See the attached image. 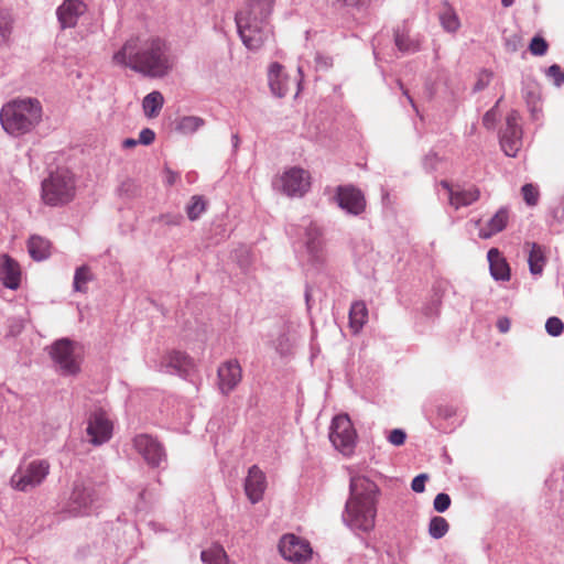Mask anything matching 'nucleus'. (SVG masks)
<instances>
[{
    "mask_svg": "<svg viewBox=\"0 0 564 564\" xmlns=\"http://www.w3.org/2000/svg\"><path fill=\"white\" fill-rule=\"evenodd\" d=\"M191 366L189 357L182 351L171 350L166 352L161 362L155 367L160 372L182 373Z\"/></svg>",
    "mask_w": 564,
    "mask_h": 564,
    "instance_id": "nucleus-21",
    "label": "nucleus"
},
{
    "mask_svg": "<svg viewBox=\"0 0 564 564\" xmlns=\"http://www.w3.org/2000/svg\"><path fill=\"white\" fill-rule=\"evenodd\" d=\"M21 329H22V325L21 324L11 326L9 334L12 335V336H15V335H18L21 332Z\"/></svg>",
    "mask_w": 564,
    "mask_h": 564,
    "instance_id": "nucleus-56",
    "label": "nucleus"
},
{
    "mask_svg": "<svg viewBox=\"0 0 564 564\" xmlns=\"http://www.w3.org/2000/svg\"><path fill=\"white\" fill-rule=\"evenodd\" d=\"M50 471V464L46 460H34L25 467H20L11 477V486L20 491H29L46 478Z\"/></svg>",
    "mask_w": 564,
    "mask_h": 564,
    "instance_id": "nucleus-6",
    "label": "nucleus"
},
{
    "mask_svg": "<svg viewBox=\"0 0 564 564\" xmlns=\"http://www.w3.org/2000/svg\"><path fill=\"white\" fill-rule=\"evenodd\" d=\"M546 75L556 86H561L564 83V70L557 64L551 65L546 70Z\"/></svg>",
    "mask_w": 564,
    "mask_h": 564,
    "instance_id": "nucleus-42",
    "label": "nucleus"
},
{
    "mask_svg": "<svg viewBox=\"0 0 564 564\" xmlns=\"http://www.w3.org/2000/svg\"><path fill=\"white\" fill-rule=\"evenodd\" d=\"M86 11L87 6L82 0H64L56 10L61 28L63 30L75 28L79 17H82Z\"/></svg>",
    "mask_w": 564,
    "mask_h": 564,
    "instance_id": "nucleus-18",
    "label": "nucleus"
},
{
    "mask_svg": "<svg viewBox=\"0 0 564 564\" xmlns=\"http://www.w3.org/2000/svg\"><path fill=\"white\" fill-rule=\"evenodd\" d=\"M387 438L393 446H402L406 441V433L401 429H394L389 432Z\"/></svg>",
    "mask_w": 564,
    "mask_h": 564,
    "instance_id": "nucleus-44",
    "label": "nucleus"
},
{
    "mask_svg": "<svg viewBox=\"0 0 564 564\" xmlns=\"http://www.w3.org/2000/svg\"><path fill=\"white\" fill-rule=\"evenodd\" d=\"M441 185L448 192L449 204L455 209L469 206L477 202L480 197V192L475 186H471L467 189H454L446 181H442Z\"/></svg>",
    "mask_w": 564,
    "mask_h": 564,
    "instance_id": "nucleus-22",
    "label": "nucleus"
},
{
    "mask_svg": "<svg viewBox=\"0 0 564 564\" xmlns=\"http://www.w3.org/2000/svg\"><path fill=\"white\" fill-rule=\"evenodd\" d=\"M155 139V133L152 129L150 128H144L140 131L139 133V143L143 144V145H149L151 144Z\"/></svg>",
    "mask_w": 564,
    "mask_h": 564,
    "instance_id": "nucleus-45",
    "label": "nucleus"
},
{
    "mask_svg": "<svg viewBox=\"0 0 564 564\" xmlns=\"http://www.w3.org/2000/svg\"><path fill=\"white\" fill-rule=\"evenodd\" d=\"M509 221V210L506 207H501L488 221L480 228L479 237L481 239H488L494 235L502 231Z\"/></svg>",
    "mask_w": 564,
    "mask_h": 564,
    "instance_id": "nucleus-24",
    "label": "nucleus"
},
{
    "mask_svg": "<svg viewBox=\"0 0 564 564\" xmlns=\"http://www.w3.org/2000/svg\"><path fill=\"white\" fill-rule=\"evenodd\" d=\"M519 113L511 111L507 117V126L500 138L503 152L512 158L518 154L522 147V130L519 126Z\"/></svg>",
    "mask_w": 564,
    "mask_h": 564,
    "instance_id": "nucleus-13",
    "label": "nucleus"
},
{
    "mask_svg": "<svg viewBox=\"0 0 564 564\" xmlns=\"http://www.w3.org/2000/svg\"><path fill=\"white\" fill-rule=\"evenodd\" d=\"M545 329L551 336H560L564 330V323L558 317H550L545 323Z\"/></svg>",
    "mask_w": 564,
    "mask_h": 564,
    "instance_id": "nucleus-40",
    "label": "nucleus"
},
{
    "mask_svg": "<svg viewBox=\"0 0 564 564\" xmlns=\"http://www.w3.org/2000/svg\"><path fill=\"white\" fill-rule=\"evenodd\" d=\"M527 246L530 247L528 259L530 272L533 275H540L546 263L545 249L535 242H528Z\"/></svg>",
    "mask_w": 564,
    "mask_h": 564,
    "instance_id": "nucleus-27",
    "label": "nucleus"
},
{
    "mask_svg": "<svg viewBox=\"0 0 564 564\" xmlns=\"http://www.w3.org/2000/svg\"><path fill=\"white\" fill-rule=\"evenodd\" d=\"M273 4L274 0H246L242 9L236 13L238 34L248 50H259L271 36L269 17Z\"/></svg>",
    "mask_w": 564,
    "mask_h": 564,
    "instance_id": "nucleus-2",
    "label": "nucleus"
},
{
    "mask_svg": "<svg viewBox=\"0 0 564 564\" xmlns=\"http://www.w3.org/2000/svg\"><path fill=\"white\" fill-rule=\"evenodd\" d=\"M200 558L205 564H227L228 557L223 546L213 545L202 551Z\"/></svg>",
    "mask_w": 564,
    "mask_h": 564,
    "instance_id": "nucleus-31",
    "label": "nucleus"
},
{
    "mask_svg": "<svg viewBox=\"0 0 564 564\" xmlns=\"http://www.w3.org/2000/svg\"><path fill=\"white\" fill-rule=\"evenodd\" d=\"M368 321V308L364 301H356L349 310V328L352 334H358Z\"/></svg>",
    "mask_w": 564,
    "mask_h": 564,
    "instance_id": "nucleus-26",
    "label": "nucleus"
},
{
    "mask_svg": "<svg viewBox=\"0 0 564 564\" xmlns=\"http://www.w3.org/2000/svg\"><path fill=\"white\" fill-rule=\"evenodd\" d=\"M451 506V497L447 494L441 492L436 495L433 507L437 512H445Z\"/></svg>",
    "mask_w": 564,
    "mask_h": 564,
    "instance_id": "nucleus-43",
    "label": "nucleus"
},
{
    "mask_svg": "<svg viewBox=\"0 0 564 564\" xmlns=\"http://www.w3.org/2000/svg\"><path fill=\"white\" fill-rule=\"evenodd\" d=\"M306 248H307L308 252L312 254V257L314 258L315 257V254H314L315 246H314V240L313 239H310L307 241Z\"/></svg>",
    "mask_w": 564,
    "mask_h": 564,
    "instance_id": "nucleus-57",
    "label": "nucleus"
},
{
    "mask_svg": "<svg viewBox=\"0 0 564 564\" xmlns=\"http://www.w3.org/2000/svg\"><path fill=\"white\" fill-rule=\"evenodd\" d=\"M427 479V476L425 474L417 475L414 477L411 484V488L415 492H423L425 489V481Z\"/></svg>",
    "mask_w": 564,
    "mask_h": 564,
    "instance_id": "nucleus-47",
    "label": "nucleus"
},
{
    "mask_svg": "<svg viewBox=\"0 0 564 564\" xmlns=\"http://www.w3.org/2000/svg\"><path fill=\"white\" fill-rule=\"evenodd\" d=\"M93 279L90 269L87 265H82L76 269L74 274L73 288L76 292H86V284Z\"/></svg>",
    "mask_w": 564,
    "mask_h": 564,
    "instance_id": "nucleus-33",
    "label": "nucleus"
},
{
    "mask_svg": "<svg viewBox=\"0 0 564 564\" xmlns=\"http://www.w3.org/2000/svg\"><path fill=\"white\" fill-rule=\"evenodd\" d=\"M231 141H232L234 149L237 150L239 147V143H240L239 135L237 133L232 134Z\"/></svg>",
    "mask_w": 564,
    "mask_h": 564,
    "instance_id": "nucleus-58",
    "label": "nucleus"
},
{
    "mask_svg": "<svg viewBox=\"0 0 564 564\" xmlns=\"http://www.w3.org/2000/svg\"><path fill=\"white\" fill-rule=\"evenodd\" d=\"M135 188L137 187H135L134 183L130 180L123 182L120 187L121 191H126L127 193L131 192V195L134 194Z\"/></svg>",
    "mask_w": 564,
    "mask_h": 564,
    "instance_id": "nucleus-50",
    "label": "nucleus"
},
{
    "mask_svg": "<svg viewBox=\"0 0 564 564\" xmlns=\"http://www.w3.org/2000/svg\"><path fill=\"white\" fill-rule=\"evenodd\" d=\"M89 442L94 445H101L110 440L112 435V423L106 412L97 410L89 415L86 429Z\"/></svg>",
    "mask_w": 564,
    "mask_h": 564,
    "instance_id": "nucleus-14",
    "label": "nucleus"
},
{
    "mask_svg": "<svg viewBox=\"0 0 564 564\" xmlns=\"http://www.w3.org/2000/svg\"><path fill=\"white\" fill-rule=\"evenodd\" d=\"M337 1L345 6H350V7H358L365 2V0H337Z\"/></svg>",
    "mask_w": 564,
    "mask_h": 564,
    "instance_id": "nucleus-54",
    "label": "nucleus"
},
{
    "mask_svg": "<svg viewBox=\"0 0 564 564\" xmlns=\"http://www.w3.org/2000/svg\"><path fill=\"white\" fill-rule=\"evenodd\" d=\"M329 440L344 455H350L354 452L357 433L348 415L341 414L334 417Z\"/></svg>",
    "mask_w": 564,
    "mask_h": 564,
    "instance_id": "nucleus-8",
    "label": "nucleus"
},
{
    "mask_svg": "<svg viewBox=\"0 0 564 564\" xmlns=\"http://www.w3.org/2000/svg\"><path fill=\"white\" fill-rule=\"evenodd\" d=\"M523 199L529 206H535L539 202L540 193L533 184H525L521 188Z\"/></svg>",
    "mask_w": 564,
    "mask_h": 564,
    "instance_id": "nucleus-38",
    "label": "nucleus"
},
{
    "mask_svg": "<svg viewBox=\"0 0 564 564\" xmlns=\"http://www.w3.org/2000/svg\"><path fill=\"white\" fill-rule=\"evenodd\" d=\"M139 143L138 140L135 139H131V138H128V139H124L123 142H122V147L124 149H130V148H134L137 144Z\"/></svg>",
    "mask_w": 564,
    "mask_h": 564,
    "instance_id": "nucleus-55",
    "label": "nucleus"
},
{
    "mask_svg": "<svg viewBox=\"0 0 564 564\" xmlns=\"http://www.w3.org/2000/svg\"><path fill=\"white\" fill-rule=\"evenodd\" d=\"M378 486L364 476H355L350 480V498L348 501L373 502L377 505Z\"/></svg>",
    "mask_w": 564,
    "mask_h": 564,
    "instance_id": "nucleus-17",
    "label": "nucleus"
},
{
    "mask_svg": "<svg viewBox=\"0 0 564 564\" xmlns=\"http://www.w3.org/2000/svg\"><path fill=\"white\" fill-rule=\"evenodd\" d=\"M335 199L341 209L354 216L362 214L367 205L364 193L352 185L338 186Z\"/></svg>",
    "mask_w": 564,
    "mask_h": 564,
    "instance_id": "nucleus-12",
    "label": "nucleus"
},
{
    "mask_svg": "<svg viewBox=\"0 0 564 564\" xmlns=\"http://www.w3.org/2000/svg\"><path fill=\"white\" fill-rule=\"evenodd\" d=\"M273 187L288 197H302L311 187L308 172L291 167L273 182Z\"/></svg>",
    "mask_w": 564,
    "mask_h": 564,
    "instance_id": "nucleus-7",
    "label": "nucleus"
},
{
    "mask_svg": "<svg viewBox=\"0 0 564 564\" xmlns=\"http://www.w3.org/2000/svg\"><path fill=\"white\" fill-rule=\"evenodd\" d=\"M42 120V106L36 98L15 99L6 104L0 111L4 131L19 137L32 131Z\"/></svg>",
    "mask_w": 564,
    "mask_h": 564,
    "instance_id": "nucleus-3",
    "label": "nucleus"
},
{
    "mask_svg": "<svg viewBox=\"0 0 564 564\" xmlns=\"http://www.w3.org/2000/svg\"><path fill=\"white\" fill-rule=\"evenodd\" d=\"M153 223L162 224L167 227L180 226L183 221V216L176 213L162 214L152 219Z\"/></svg>",
    "mask_w": 564,
    "mask_h": 564,
    "instance_id": "nucleus-37",
    "label": "nucleus"
},
{
    "mask_svg": "<svg viewBox=\"0 0 564 564\" xmlns=\"http://www.w3.org/2000/svg\"><path fill=\"white\" fill-rule=\"evenodd\" d=\"M547 48H549L547 42L541 36H534L531 40V43L529 46L531 54L535 55V56L544 55L547 52Z\"/></svg>",
    "mask_w": 564,
    "mask_h": 564,
    "instance_id": "nucleus-39",
    "label": "nucleus"
},
{
    "mask_svg": "<svg viewBox=\"0 0 564 564\" xmlns=\"http://www.w3.org/2000/svg\"><path fill=\"white\" fill-rule=\"evenodd\" d=\"M76 195L74 175L67 170L51 172L41 184L42 202L51 207H59L70 203Z\"/></svg>",
    "mask_w": 564,
    "mask_h": 564,
    "instance_id": "nucleus-4",
    "label": "nucleus"
},
{
    "mask_svg": "<svg viewBox=\"0 0 564 564\" xmlns=\"http://www.w3.org/2000/svg\"><path fill=\"white\" fill-rule=\"evenodd\" d=\"M13 28V19L9 12H0V44H7Z\"/></svg>",
    "mask_w": 564,
    "mask_h": 564,
    "instance_id": "nucleus-34",
    "label": "nucleus"
},
{
    "mask_svg": "<svg viewBox=\"0 0 564 564\" xmlns=\"http://www.w3.org/2000/svg\"><path fill=\"white\" fill-rule=\"evenodd\" d=\"M312 297H313V289L311 286H306L305 301H306V305H307L308 310H311V307H312V304H311Z\"/></svg>",
    "mask_w": 564,
    "mask_h": 564,
    "instance_id": "nucleus-53",
    "label": "nucleus"
},
{
    "mask_svg": "<svg viewBox=\"0 0 564 564\" xmlns=\"http://www.w3.org/2000/svg\"><path fill=\"white\" fill-rule=\"evenodd\" d=\"M494 116L495 115H494L492 110L486 112V115L484 116V119H482L484 124L486 127L490 128L492 126V122H494V119H495Z\"/></svg>",
    "mask_w": 564,
    "mask_h": 564,
    "instance_id": "nucleus-52",
    "label": "nucleus"
},
{
    "mask_svg": "<svg viewBox=\"0 0 564 564\" xmlns=\"http://www.w3.org/2000/svg\"><path fill=\"white\" fill-rule=\"evenodd\" d=\"M376 514L373 502L347 501L344 520L355 531L370 532L375 528Z\"/></svg>",
    "mask_w": 564,
    "mask_h": 564,
    "instance_id": "nucleus-5",
    "label": "nucleus"
},
{
    "mask_svg": "<svg viewBox=\"0 0 564 564\" xmlns=\"http://www.w3.org/2000/svg\"><path fill=\"white\" fill-rule=\"evenodd\" d=\"M488 261L494 279L501 281H508L510 279L509 264L498 249L491 248L488 251Z\"/></svg>",
    "mask_w": 564,
    "mask_h": 564,
    "instance_id": "nucleus-25",
    "label": "nucleus"
},
{
    "mask_svg": "<svg viewBox=\"0 0 564 564\" xmlns=\"http://www.w3.org/2000/svg\"><path fill=\"white\" fill-rule=\"evenodd\" d=\"M0 280L10 290L20 286L21 271L19 263L8 254L0 256Z\"/></svg>",
    "mask_w": 564,
    "mask_h": 564,
    "instance_id": "nucleus-23",
    "label": "nucleus"
},
{
    "mask_svg": "<svg viewBox=\"0 0 564 564\" xmlns=\"http://www.w3.org/2000/svg\"><path fill=\"white\" fill-rule=\"evenodd\" d=\"M275 349L282 356L289 354L292 349L291 337L286 334H281L275 341Z\"/></svg>",
    "mask_w": 564,
    "mask_h": 564,
    "instance_id": "nucleus-41",
    "label": "nucleus"
},
{
    "mask_svg": "<svg viewBox=\"0 0 564 564\" xmlns=\"http://www.w3.org/2000/svg\"><path fill=\"white\" fill-rule=\"evenodd\" d=\"M267 489L265 474L257 465H252L248 469L245 479V492L251 503H258L263 499Z\"/></svg>",
    "mask_w": 564,
    "mask_h": 564,
    "instance_id": "nucleus-15",
    "label": "nucleus"
},
{
    "mask_svg": "<svg viewBox=\"0 0 564 564\" xmlns=\"http://www.w3.org/2000/svg\"><path fill=\"white\" fill-rule=\"evenodd\" d=\"M205 126V120L197 116H184L175 121V130L184 135H191Z\"/></svg>",
    "mask_w": 564,
    "mask_h": 564,
    "instance_id": "nucleus-29",
    "label": "nucleus"
},
{
    "mask_svg": "<svg viewBox=\"0 0 564 564\" xmlns=\"http://www.w3.org/2000/svg\"><path fill=\"white\" fill-rule=\"evenodd\" d=\"M113 62L150 78H163L174 68L167 43L159 36H133L113 54Z\"/></svg>",
    "mask_w": 564,
    "mask_h": 564,
    "instance_id": "nucleus-1",
    "label": "nucleus"
},
{
    "mask_svg": "<svg viewBox=\"0 0 564 564\" xmlns=\"http://www.w3.org/2000/svg\"><path fill=\"white\" fill-rule=\"evenodd\" d=\"M133 446L151 467H159L166 459L163 445L149 434L137 435L133 438Z\"/></svg>",
    "mask_w": 564,
    "mask_h": 564,
    "instance_id": "nucleus-11",
    "label": "nucleus"
},
{
    "mask_svg": "<svg viewBox=\"0 0 564 564\" xmlns=\"http://www.w3.org/2000/svg\"><path fill=\"white\" fill-rule=\"evenodd\" d=\"M28 250L32 259L42 261L50 257L51 243L40 236H32L28 241Z\"/></svg>",
    "mask_w": 564,
    "mask_h": 564,
    "instance_id": "nucleus-28",
    "label": "nucleus"
},
{
    "mask_svg": "<svg viewBox=\"0 0 564 564\" xmlns=\"http://www.w3.org/2000/svg\"><path fill=\"white\" fill-rule=\"evenodd\" d=\"M165 182L169 186L174 185L178 178V174L169 167L165 169Z\"/></svg>",
    "mask_w": 564,
    "mask_h": 564,
    "instance_id": "nucleus-48",
    "label": "nucleus"
},
{
    "mask_svg": "<svg viewBox=\"0 0 564 564\" xmlns=\"http://www.w3.org/2000/svg\"><path fill=\"white\" fill-rule=\"evenodd\" d=\"M403 94L408 97L409 101L414 106L413 99L408 95V90H403Z\"/></svg>",
    "mask_w": 564,
    "mask_h": 564,
    "instance_id": "nucleus-60",
    "label": "nucleus"
},
{
    "mask_svg": "<svg viewBox=\"0 0 564 564\" xmlns=\"http://www.w3.org/2000/svg\"><path fill=\"white\" fill-rule=\"evenodd\" d=\"M438 415H441L444 419L451 417L454 415L455 411L452 408L444 406L438 408Z\"/></svg>",
    "mask_w": 564,
    "mask_h": 564,
    "instance_id": "nucleus-51",
    "label": "nucleus"
},
{
    "mask_svg": "<svg viewBox=\"0 0 564 564\" xmlns=\"http://www.w3.org/2000/svg\"><path fill=\"white\" fill-rule=\"evenodd\" d=\"M514 0H501V3L503 7H510L513 3Z\"/></svg>",
    "mask_w": 564,
    "mask_h": 564,
    "instance_id": "nucleus-59",
    "label": "nucleus"
},
{
    "mask_svg": "<svg viewBox=\"0 0 564 564\" xmlns=\"http://www.w3.org/2000/svg\"><path fill=\"white\" fill-rule=\"evenodd\" d=\"M164 104L163 95L160 91H152L148 94L142 101L143 112L148 118H155Z\"/></svg>",
    "mask_w": 564,
    "mask_h": 564,
    "instance_id": "nucleus-30",
    "label": "nucleus"
},
{
    "mask_svg": "<svg viewBox=\"0 0 564 564\" xmlns=\"http://www.w3.org/2000/svg\"><path fill=\"white\" fill-rule=\"evenodd\" d=\"M268 79L271 91L280 98L286 96L292 88L299 87L300 85L296 79L289 78L283 66L279 63H272L270 65Z\"/></svg>",
    "mask_w": 564,
    "mask_h": 564,
    "instance_id": "nucleus-16",
    "label": "nucleus"
},
{
    "mask_svg": "<svg viewBox=\"0 0 564 564\" xmlns=\"http://www.w3.org/2000/svg\"><path fill=\"white\" fill-rule=\"evenodd\" d=\"M279 551L281 555L290 562L304 563L312 556V547L310 543L292 533L284 534L279 542Z\"/></svg>",
    "mask_w": 564,
    "mask_h": 564,
    "instance_id": "nucleus-10",
    "label": "nucleus"
},
{
    "mask_svg": "<svg viewBox=\"0 0 564 564\" xmlns=\"http://www.w3.org/2000/svg\"><path fill=\"white\" fill-rule=\"evenodd\" d=\"M449 530V523L443 517L435 516L429 524V533L433 539H442Z\"/></svg>",
    "mask_w": 564,
    "mask_h": 564,
    "instance_id": "nucleus-32",
    "label": "nucleus"
},
{
    "mask_svg": "<svg viewBox=\"0 0 564 564\" xmlns=\"http://www.w3.org/2000/svg\"><path fill=\"white\" fill-rule=\"evenodd\" d=\"M395 44L399 47V50L403 51V52H411V51H415L417 48L416 44L412 45V44L408 43V40L403 35H400V34L395 35Z\"/></svg>",
    "mask_w": 564,
    "mask_h": 564,
    "instance_id": "nucleus-46",
    "label": "nucleus"
},
{
    "mask_svg": "<svg viewBox=\"0 0 564 564\" xmlns=\"http://www.w3.org/2000/svg\"><path fill=\"white\" fill-rule=\"evenodd\" d=\"M50 356L63 376H75L80 371L74 355L73 341L67 338L56 340L50 348Z\"/></svg>",
    "mask_w": 564,
    "mask_h": 564,
    "instance_id": "nucleus-9",
    "label": "nucleus"
},
{
    "mask_svg": "<svg viewBox=\"0 0 564 564\" xmlns=\"http://www.w3.org/2000/svg\"><path fill=\"white\" fill-rule=\"evenodd\" d=\"M94 489L82 481H76L69 497V511L75 516L87 513L95 500Z\"/></svg>",
    "mask_w": 564,
    "mask_h": 564,
    "instance_id": "nucleus-19",
    "label": "nucleus"
},
{
    "mask_svg": "<svg viewBox=\"0 0 564 564\" xmlns=\"http://www.w3.org/2000/svg\"><path fill=\"white\" fill-rule=\"evenodd\" d=\"M440 20L443 28L448 32H455L459 28V20L452 9H445Z\"/></svg>",
    "mask_w": 564,
    "mask_h": 564,
    "instance_id": "nucleus-36",
    "label": "nucleus"
},
{
    "mask_svg": "<svg viewBox=\"0 0 564 564\" xmlns=\"http://www.w3.org/2000/svg\"><path fill=\"white\" fill-rule=\"evenodd\" d=\"M206 204L200 196H193L191 203L186 207L187 217L191 220H196L205 212Z\"/></svg>",
    "mask_w": 564,
    "mask_h": 564,
    "instance_id": "nucleus-35",
    "label": "nucleus"
},
{
    "mask_svg": "<svg viewBox=\"0 0 564 564\" xmlns=\"http://www.w3.org/2000/svg\"><path fill=\"white\" fill-rule=\"evenodd\" d=\"M510 326H511V323H510L509 318H507V317H501L497 322V327L500 333L505 334V333L509 332Z\"/></svg>",
    "mask_w": 564,
    "mask_h": 564,
    "instance_id": "nucleus-49",
    "label": "nucleus"
},
{
    "mask_svg": "<svg viewBox=\"0 0 564 564\" xmlns=\"http://www.w3.org/2000/svg\"><path fill=\"white\" fill-rule=\"evenodd\" d=\"M241 367L237 360H228L218 367V386L224 394L230 393L241 381Z\"/></svg>",
    "mask_w": 564,
    "mask_h": 564,
    "instance_id": "nucleus-20",
    "label": "nucleus"
}]
</instances>
